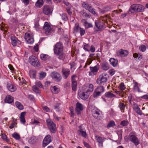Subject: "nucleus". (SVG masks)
I'll list each match as a JSON object with an SVG mask.
<instances>
[{"label": "nucleus", "mask_w": 148, "mask_h": 148, "mask_svg": "<svg viewBox=\"0 0 148 148\" xmlns=\"http://www.w3.org/2000/svg\"><path fill=\"white\" fill-rule=\"evenodd\" d=\"M108 75L106 73H103L101 74L97 80V83L100 85L103 83L106 82L108 80Z\"/></svg>", "instance_id": "obj_1"}, {"label": "nucleus", "mask_w": 148, "mask_h": 148, "mask_svg": "<svg viewBox=\"0 0 148 148\" xmlns=\"http://www.w3.org/2000/svg\"><path fill=\"white\" fill-rule=\"evenodd\" d=\"M63 47L62 44L60 42L57 43L54 47V51L56 55H59L63 51Z\"/></svg>", "instance_id": "obj_2"}, {"label": "nucleus", "mask_w": 148, "mask_h": 148, "mask_svg": "<svg viewBox=\"0 0 148 148\" xmlns=\"http://www.w3.org/2000/svg\"><path fill=\"white\" fill-rule=\"evenodd\" d=\"M47 124L50 132L52 133H55L56 131V124L49 119L47 120Z\"/></svg>", "instance_id": "obj_3"}, {"label": "nucleus", "mask_w": 148, "mask_h": 148, "mask_svg": "<svg viewBox=\"0 0 148 148\" xmlns=\"http://www.w3.org/2000/svg\"><path fill=\"white\" fill-rule=\"evenodd\" d=\"M29 62L32 65L35 67H38L40 65L38 58L34 56H32L29 57Z\"/></svg>", "instance_id": "obj_4"}, {"label": "nucleus", "mask_w": 148, "mask_h": 148, "mask_svg": "<svg viewBox=\"0 0 148 148\" xmlns=\"http://www.w3.org/2000/svg\"><path fill=\"white\" fill-rule=\"evenodd\" d=\"M51 76L52 79L57 82H60L62 79L60 74L56 71H53L51 74Z\"/></svg>", "instance_id": "obj_5"}, {"label": "nucleus", "mask_w": 148, "mask_h": 148, "mask_svg": "<svg viewBox=\"0 0 148 148\" xmlns=\"http://www.w3.org/2000/svg\"><path fill=\"white\" fill-rule=\"evenodd\" d=\"M95 109H93L92 110V113L93 116L96 119H102L100 113L101 112L98 109L95 108Z\"/></svg>", "instance_id": "obj_6"}, {"label": "nucleus", "mask_w": 148, "mask_h": 148, "mask_svg": "<svg viewBox=\"0 0 148 148\" xmlns=\"http://www.w3.org/2000/svg\"><path fill=\"white\" fill-rule=\"evenodd\" d=\"M90 68L91 71L89 72V75L93 76L96 75L97 72L99 69V65L98 64H97L94 66H90Z\"/></svg>", "instance_id": "obj_7"}, {"label": "nucleus", "mask_w": 148, "mask_h": 148, "mask_svg": "<svg viewBox=\"0 0 148 148\" xmlns=\"http://www.w3.org/2000/svg\"><path fill=\"white\" fill-rule=\"evenodd\" d=\"M77 133L79 136L84 138H86L87 137V134L85 129L82 125L79 127V129L77 131Z\"/></svg>", "instance_id": "obj_8"}, {"label": "nucleus", "mask_w": 148, "mask_h": 148, "mask_svg": "<svg viewBox=\"0 0 148 148\" xmlns=\"http://www.w3.org/2000/svg\"><path fill=\"white\" fill-rule=\"evenodd\" d=\"M84 109L83 105L80 103L78 102L76 104V107L75 111L76 114L77 115L81 114V112Z\"/></svg>", "instance_id": "obj_9"}, {"label": "nucleus", "mask_w": 148, "mask_h": 148, "mask_svg": "<svg viewBox=\"0 0 148 148\" xmlns=\"http://www.w3.org/2000/svg\"><path fill=\"white\" fill-rule=\"evenodd\" d=\"M42 11L45 14L48 15L52 13V9L50 6L46 5L44 6Z\"/></svg>", "instance_id": "obj_10"}, {"label": "nucleus", "mask_w": 148, "mask_h": 148, "mask_svg": "<svg viewBox=\"0 0 148 148\" xmlns=\"http://www.w3.org/2000/svg\"><path fill=\"white\" fill-rule=\"evenodd\" d=\"M43 29L45 31V33L46 34H50L51 30L50 25L47 22H45Z\"/></svg>", "instance_id": "obj_11"}, {"label": "nucleus", "mask_w": 148, "mask_h": 148, "mask_svg": "<svg viewBox=\"0 0 148 148\" xmlns=\"http://www.w3.org/2000/svg\"><path fill=\"white\" fill-rule=\"evenodd\" d=\"M95 26L97 29L96 30V31H98L104 29L105 28L104 24L101 22H95Z\"/></svg>", "instance_id": "obj_12"}, {"label": "nucleus", "mask_w": 148, "mask_h": 148, "mask_svg": "<svg viewBox=\"0 0 148 148\" xmlns=\"http://www.w3.org/2000/svg\"><path fill=\"white\" fill-rule=\"evenodd\" d=\"M95 138L97 142L98 143V145L99 147H103V143L105 140L106 138L104 137H102L99 136L98 135L95 136Z\"/></svg>", "instance_id": "obj_13"}, {"label": "nucleus", "mask_w": 148, "mask_h": 148, "mask_svg": "<svg viewBox=\"0 0 148 148\" xmlns=\"http://www.w3.org/2000/svg\"><path fill=\"white\" fill-rule=\"evenodd\" d=\"M51 141V138L49 135H47L44 138L43 143V146L45 147Z\"/></svg>", "instance_id": "obj_14"}, {"label": "nucleus", "mask_w": 148, "mask_h": 148, "mask_svg": "<svg viewBox=\"0 0 148 148\" xmlns=\"http://www.w3.org/2000/svg\"><path fill=\"white\" fill-rule=\"evenodd\" d=\"M25 38L28 43L32 44L33 43L34 41L33 38L32 36H31L29 34H26Z\"/></svg>", "instance_id": "obj_15"}, {"label": "nucleus", "mask_w": 148, "mask_h": 148, "mask_svg": "<svg viewBox=\"0 0 148 148\" xmlns=\"http://www.w3.org/2000/svg\"><path fill=\"white\" fill-rule=\"evenodd\" d=\"M130 140L133 142L136 145H138L139 143L138 138L134 135H132L130 136Z\"/></svg>", "instance_id": "obj_16"}, {"label": "nucleus", "mask_w": 148, "mask_h": 148, "mask_svg": "<svg viewBox=\"0 0 148 148\" xmlns=\"http://www.w3.org/2000/svg\"><path fill=\"white\" fill-rule=\"evenodd\" d=\"M117 55L120 57H124L128 54V51L126 50H121L116 52Z\"/></svg>", "instance_id": "obj_17"}, {"label": "nucleus", "mask_w": 148, "mask_h": 148, "mask_svg": "<svg viewBox=\"0 0 148 148\" xmlns=\"http://www.w3.org/2000/svg\"><path fill=\"white\" fill-rule=\"evenodd\" d=\"M62 72L64 77L65 79L68 77L70 73V71L68 69L63 68L62 69Z\"/></svg>", "instance_id": "obj_18"}, {"label": "nucleus", "mask_w": 148, "mask_h": 148, "mask_svg": "<svg viewBox=\"0 0 148 148\" xmlns=\"http://www.w3.org/2000/svg\"><path fill=\"white\" fill-rule=\"evenodd\" d=\"M80 14L81 15L85 18H90L91 17V15L89 12H87L85 10H83L80 12Z\"/></svg>", "instance_id": "obj_19"}, {"label": "nucleus", "mask_w": 148, "mask_h": 148, "mask_svg": "<svg viewBox=\"0 0 148 148\" xmlns=\"http://www.w3.org/2000/svg\"><path fill=\"white\" fill-rule=\"evenodd\" d=\"M88 92L86 91V92H79V96L83 100H86L88 97V95L86 94Z\"/></svg>", "instance_id": "obj_20"}, {"label": "nucleus", "mask_w": 148, "mask_h": 148, "mask_svg": "<svg viewBox=\"0 0 148 148\" xmlns=\"http://www.w3.org/2000/svg\"><path fill=\"white\" fill-rule=\"evenodd\" d=\"M12 44L13 46H16L17 45V43H19L20 42L18 39L14 36H12L11 37Z\"/></svg>", "instance_id": "obj_21"}, {"label": "nucleus", "mask_w": 148, "mask_h": 148, "mask_svg": "<svg viewBox=\"0 0 148 148\" xmlns=\"http://www.w3.org/2000/svg\"><path fill=\"white\" fill-rule=\"evenodd\" d=\"M82 22L83 23L84 25L86 28H88L90 27H92L93 25L91 23H88L85 19H82Z\"/></svg>", "instance_id": "obj_22"}, {"label": "nucleus", "mask_w": 148, "mask_h": 148, "mask_svg": "<svg viewBox=\"0 0 148 148\" xmlns=\"http://www.w3.org/2000/svg\"><path fill=\"white\" fill-rule=\"evenodd\" d=\"M109 61L110 64L114 67L116 66L118 64L117 59L112 58L110 59Z\"/></svg>", "instance_id": "obj_23"}, {"label": "nucleus", "mask_w": 148, "mask_h": 148, "mask_svg": "<svg viewBox=\"0 0 148 148\" xmlns=\"http://www.w3.org/2000/svg\"><path fill=\"white\" fill-rule=\"evenodd\" d=\"M51 90L52 93L54 94H57L60 91V88L55 86H51Z\"/></svg>", "instance_id": "obj_24"}, {"label": "nucleus", "mask_w": 148, "mask_h": 148, "mask_svg": "<svg viewBox=\"0 0 148 148\" xmlns=\"http://www.w3.org/2000/svg\"><path fill=\"white\" fill-rule=\"evenodd\" d=\"M105 96L107 98H112L114 97H116L115 95L113 94L112 91H108L106 92L105 94Z\"/></svg>", "instance_id": "obj_25"}, {"label": "nucleus", "mask_w": 148, "mask_h": 148, "mask_svg": "<svg viewBox=\"0 0 148 148\" xmlns=\"http://www.w3.org/2000/svg\"><path fill=\"white\" fill-rule=\"evenodd\" d=\"M5 103H11L13 101V98L11 96L8 95L5 98Z\"/></svg>", "instance_id": "obj_26"}, {"label": "nucleus", "mask_w": 148, "mask_h": 148, "mask_svg": "<svg viewBox=\"0 0 148 148\" xmlns=\"http://www.w3.org/2000/svg\"><path fill=\"white\" fill-rule=\"evenodd\" d=\"M136 12H138L143 11L145 9V7L140 5H136Z\"/></svg>", "instance_id": "obj_27"}, {"label": "nucleus", "mask_w": 148, "mask_h": 148, "mask_svg": "<svg viewBox=\"0 0 148 148\" xmlns=\"http://www.w3.org/2000/svg\"><path fill=\"white\" fill-rule=\"evenodd\" d=\"M101 68L103 70L106 71L109 68V65L108 63L106 62H103L101 65Z\"/></svg>", "instance_id": "obj_28"}, {"label": "nucleus", "mask_w": 148, "mask_h": 148, "mask_svg": "<svg viewBox=\"0 0 148 148\" xmlns=\"http://www.w3.org/2000/svg\"><path fill=\"white\" fill-rule=\"evenodd\" d=\"M25 112H22L20 115V119L21 122L23 124H25Z\"/></svg>", "instance_id": "obj_29"}, {"label": "nucleus", "mask_w": 148, "mask_h": 148, "mask_svg": "<svg viewBox=\"0 0 148 148\" xmlns=\"http://www.w3.org/2000/svg\"><path fill=\"white\" fill-rule=\"evenodd\" d=\"M28 141L30 143L34 144L37 142V139L36 137L33 136L29 138Z\"/></svg>", "instance_id": "obj_30"}, {"label": "nucleus", "mask_w": 148, "mask_h": 148, "mask_svg": "<svg viewBox=\"0 0 148 148\" xmlns=\"http://www.w3.org/2000/svg\"><path fill=\"white\" fill-rule=\"evenodd\" d=\"M133 56L134 58H136V59L138 58V60H140L143 58L142 55L140 53L138 54L136 53H134L133 54Z\"/></svg>", "instance_id": "obj_31"}, {"label": "nucleus", "mask_w": 148, "mask_h": 148, "mask_svg": "<svg viewBox=\"0 0 148 148\" xmlns=\"http://www.w3.org/2000/svg\"><path fill=\"white\" fill-rule=\"evenodd\" d=\"M16 107L19 110H22L23 109V107L22 105L19 102L16 101L15 102Z\"/></svg>", "instance_id": "obj_32"}, {"label": "nucleus", "mask_w": 148, "mask_h": 148, "mask_svg": "<svg viewBox=\"0 0 148 148\" xmlns=\"http://www.w3.org/2000/svg\"><path fill=\"white\" fill-rule=\"evenodd\" d=\"M43 4V0H38L36 3L35 5L36 7H40L42 6Z\"/></svg>", "instance_id": "obj_33"}, {"label": "nucleus", "mask_w": 148, "mask_h": 148, "mask_svg": "<svg viewBox=\"0 0 148 148\" xmlns=\"http://www.w3.org/2000/svg\"><path fill=\"white\" fill-rule=\"evenodd\" d=\"M72 90L74 91H75L77 88V82L76 81H72Z\"/></svg>", "instance_id": "obj_34"}, {"label": "nucleus", "mask_w": 148, "mask_h": 148, "mask_svg": "<svg viewBox=\"0 0 148 148\" xmlns=\"http://www.w3.org/2000/svg\"><path fill=\"white\" fill-rule=\"evenodd\" d=\"M48 55L44 54H42L40 55V58L42 60H46L48 58Z\"/></svg>", "instance_id": "obj_35"}, {"label": "nucleus", "mask_w": 148, "mask_h": 148, "mask_svg": "<svg viewBox=\"0 0 148 148\" xmlns=\"http://www.w3.org/2000/svg\"><path fill=\"white\" fill-rule=\"evenodd\" d=\"M136 5L133 4L131 6V8L129 9V11L132 13L134 12H136Z\"/></svg>", "instance_id": "obj_36"}, {"label": "nucleus", "mask_w": 148, "mask_h": 148, "mask_svg": "<svg viewBox=\"0 0 148 148\" xmlns=\"http://www.w3.org/2000/svg\"><path fill=\"white\" fill-rule=\"evenodd\" d=\"M90 6H91V5L87 2H84L82 4V6L86 10H87Z\"/></svg>", "instance_id": "obj_37"}, {"label": "nucleus", "mask_w": 148, "mask_h": 148, "mask_svg": "<svg viewBox=\"0 0 148 148\" xmlns=\"http://www.w3.org/2000/svg\"><path fill=\"white\" fill-rule=\"evenodd\" d=\"M29 75L31 78H35L36 77V72L35 71H30L29 72Z\"/></svg>", "instance_id": "obj_38"}, {"label": "nucleus", "mask_w": 148, "mask_h": 148, "mask_svg": "<svg viewBox=\"0 0 148 148\" xmlns=\"http://www.w3.org/2000/svg\"><path fill=\"white\" fill-rule=\"evenodd\" d=\"M33 90L34 92L36 93H40V91L39 89V88L36 86H33Z\"/></svg>", "instance_id": "obj_39"}, {"label": "nucleus", "mask_w": 148, "mask_h": 148, "mask_svg": "<svg viewBox=\"0 0 148 148\" xmlns=\"http://www.w3.org/2000/svg\"><path fill=\"white\" fill-rule=\"evenodd\" d=\"M56 55L57 56H58L59 59L60 60H63L65 57V54L63 52V51L61 52L59 54Z\"/></svg>", "instance_id": "obj_40"}, {"label": "nucleus", "mask_w": 148, "mask_h": 148, "mask_svg": "<svg viewBox=\"0 0 148 148\" xmlns=\"http://www.w3.org/2000/svg\"><path fill=\"white\" fill-rule=\"evenodd\" d=\"M87 10H88L90 13L94 14H96L95 9L93 8L91 6H90Z\"/></svg>", "instance_id": "obj_41"}, {"label": "nucleus", "mask_w": 148, "mask_h": 148, "mask_svg": "<svg viewBox=\"0 0 148 148\" xmlns=\"http://www.w3.org/2000/svg\"><path fill=\"white\" fill-rule=\"evenodd\" d=\"M93 86L92 84H89L88 88L86 91L87 92H91L93 91Z\"/></svg>", "instance_id": "obj_42"}, {"label": "nucleus", "mask_w": 148, "mask_h": 148, "mask_svg": "<svg viewBox=\"0 0 148 148\" xmlns=\"http://www.w3.org/2000/svg\"><path fill=\"white\" fill-rule=\"evenodd\" d=\"M80 28H81L79 27V25L78 23H77L75 24L74 28V32H78Z\"/></svg>", "instance_id": "obj_43"}, {"label": "nucleus", "mask_w": 148, "mask_h": 148, "mask_svg": "<svg viewBox=\"0 0 148 148\" xmlns=\"http://www.w3.org/2000/svg\"><path fill=\"white\" fill-rule=\"evenodd\" d=\"M119 107L121 111H123L124 112V109L125 107V105L123 103L120 102L119 103Z\"/></svg>", "instance_id": "obj_44"}, {"label": "nucleus", "mask_w": 148, "mask_h": 148, "mask_svg": "<svg viewBox=\"0 0 148 148\" xmlns=\"http://www.w3.org/2000/svg\"><path fill=\"white\" fill-rule=\"evenodd\" d=\"M12 136L16 140H19L20 138L19 135L16 133H14L12 134Z\"/></svg>", "instance_id": "obj_45"}, {"label": "nucleus", "mask_w": 148, "mask_h": 148, "mask_svg": "<svg viewBox=\"0 0 148 148\" xmlns=\"http://www.w3.org/2000/svg\"><path fill=\"white\" fill-rule=\"evenodd\" d=\"M104 90V89L103 87L102 86H99L96 89V91H98L101 93L103 92Z\"/></svg>", "instance_id": "obj_46"}, {"label": "nucleus", "mask_w": 148, "mask_h": 148, "mask_svg": "<svg viewBox=\"0 0 148 148\" xmlns=\"http://www.w3.org/2000/svg\"><path fill=\"white\" fill-rule=\"evenodd\" d=\"M134 88L136 90H137L139 92H142L140 90V89L138 86V83L136 82H135L134 83Z\"/></svg>", "instance_id": "obj_47"}, {"label": "nucleus", "mask_w": 148, "mask_h": 148, "mask_svg": "<svg viewBox=\"0 0 148 148\" xmlns=\"http://www.w3.org/2000/svg\"><path fill=\"white\" fill-rule=\"evenodd\" d=\"M8 89L11 92L14 91L16 89L15 87L12 85H10L8 87Z\"/></svg>", "instance_id": "obj_48"}, {"label": "nucleus", "mask_w": 148, "mask_h": 148, "mask_svg": "<svg viewBox=\"0 0 148 148\" xmlns=\"http://www.w3.org/2000/svg\"><path fill=\"white\" fill-rule=\"evenodd\" d=\"M146 46L144 45H142L139 47L140 51L142 52H144L146 50Z\"/></svg>", "instance_id": "obj_49"}, {"label": "nucleus", "mask_w": 148, "mask_h": 148, "mask_svg": "<svg viewBox=\"0 0 148 148\" xmlns=\"http://www.w3.org/2000/svg\"><path fill=\"white\" fill-rule=\"evenodd\" d=\"M115 125L114 122L113 121H111L108 124L107 126L108 127H113Z\"/></svg>", "instance_id": "obj_50"}, {"label": "nucleus", "mask_w": 148, "mask_h": 148, "mask_svg": "<svg viewBox=\"0 0 148 148\" xmlns=\"http://www.w3.org/2000/svg\"><path fill=\"white\" fill-rule=\"evenodd\" d=\"M119 88L120 89V90L121 91L123 90H124L125 88V86L124 84L123 83H121L119 87Z\"/></svg>", "instance_id": "obj_51"}, {"label": "nucleus", "mask_w": 148, "mask_h": 148, "mask_svg": "<svg viewBox=\"0 0 148 148\" xmlns=\"http://www.w3.org/2000/svg\"><path fill=\"white\" fill-rule=\"evenodd\" d=\"M101 92L98 91H97L96 92H95L93 94V97L94 98L96 97H98L100 95Z\"/></svg>", "instance_id": "obj_52"}, {"label": "nucleus", "mask_w": 148, "mask_h": 148, "mask_svg": "<svg viewBox=\"0 0 148 148\" xmlns=\"http://www.w3.org/2000/svg\"><path fill=\"white\" fill-rule=\"evenodd\" d=\"M60 104V103H57L54 106V109L57 111H59V109L60 108L59 106Z\"/></svg>", "instance_id": "obj_53"}, {"label": "nucleus", "mask_w": 148, "mask_h": 148, "mask_svg": "<svg viewBox=\"0 0 148 148\" xmlns=\"http://www.w3.org/2000/svg\"><path fill=\"white\" fill-rule=\"evenodd\" d=\"M46 75V73L45 72H41L40 73V79L44 78Z\"/></svg>", "instance_id": "obj_54"}, {"label": "nucleus", "mask_w": 148, "mask_h": 148, "mask_svg": "<svg viewBox=\"0 0 148 148\" xmlns=\"http://www.w3.org/2000/svg\"><path fill=\"white\" fill-rule=\"evenodd\" d=\"M34 86H36L39 88H42V86L40 82H37L36 83V84Z\"/></svg>", "instance_id": "obj_55"}, {"label": "nucleus", "mask_w": 148, "mask_h": 148, "mask_svg": "<svg viewBox=\"0 0 148 148\" xmlns=\"http://www.w3.org/2000/svg\"><path fill=\"white\" fill-rule=\"evenodd\" d=\"M13 123H12L10 126H9V128L10 129H12L13 128L17 125V123L15 121H14V119L13 120Z\"/></svg>", "instance_id": "obj_56"}, {"label": "nucleus", "mask_w": 148, "mask_h": 148, "mask_svg": "<svg viewBox=\"0 0 148 148\" xmlns=\"http://www.w3.org/2000/svg\"><path fill=\"white\" fill-rule=\"evenodd\" d=\"M62 19L64 21H66L67 19V14H63L62 15Z\"/></svg>", "instance_id": "obj_57"}, {"label": "nucleus", "mask_w": 148, "mask_h": 148, "mask_svg": "<svg viewBox=\"0 0 148 148\" xmlns=\"http://www.w3.org/2000/svg\"><path fill=\"white\" fill-rule=\"evenodd\" d=\"M1 138L4 140H6L7 142H8L9 140L7 139V137L6 135L4 134H3L1 135Z\"/></svg>", "instance_id": "obj_58"}, {"label": "nucleus", "mask_w": 148, "mask_h": 148, "mask_svg": "<svg viewBox=\"0 0 148 148\" xmlns=\"http://www.w3.org/2000/svg\"><path fill=\"white\" fill-rule=\"evenodd\" d=\"M128 124V122L125 120L122 121L121 123V125L123 126H127Z\"/></svg>", "instance_id": "obj_59"}, {"label": "nucleus", "mask_w": 148, "mask_h": 148, "mask_svg": "<svg viewBox=\"0 0 148 148\" xmlns=\"http://www.w3.org/2000/svg\"><path fill=\"white\" fill-rule=\"evenodd\" d=\"M115 71L114 69H110L109 71V73L111 76L113 75L115 73Z\"/></svg>", "instance_id": "obj_60"}, {"label": "nucleus", "mask_w": 148, "mask_h": 148, "mask_svg": "<svg viewBox=\"0 0 148 148\" xmlns=\"http://www.w3.org/2000/svg\"><path fill=\"white\" fill-rule=\"evenodd\" d=\"M89 46L88 44H86L84 45V49L85 50L89 51Z\"/></svg>", "instance_id": "obj_61"}, {"label": "nucleus", "mask_w": 148, "mask_h": 148, "mask_svg": "<svg viewBox=\"0 0 148 148\" xmlns=\"http://www.w3.org/2000/svg\"><path fill=\"white\" fill-rule=\"evenodd\" d=\"M71 9V8L70 7H67L66 8L67 12L69 15H71L72 13Z\"/></svg>", "instance_id": "obj_62"}, {"label": "nucleus", "mask_w": 148, "mask_h": 148, "mask_svg": "<svg viewBox=\"0 0 148 148\" xmlns=\"http://www.w3.org/2000/svg\"><path fill=\"white\" fill-rule=\"evenodd\" d=\"M80 34L81 36L84 35L85 33V30L83 28H80Z\"/></svg>", "instance_id": "obj_63"}, {"label": "nucleus", "mask_w": 148, "mask_h": 148, "mask_svg": "<svg viewBox=\"0 0 148 148\" xmlns=\"http://www.w3.org/2000/svg\"><path fill=\"white\" fill-rule=\"evenodd\" d=\"M138 114L141 115L142 114V112L140 108H138V109L135 111Z\"/></svg>", "instance_id": "obj_64"}]
</instances>
